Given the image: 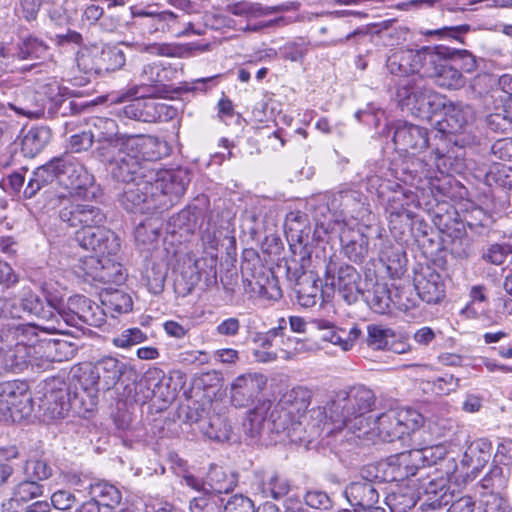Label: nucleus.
<instances>
[{"label": "nucleus", "mask_w": 512, "mask_h": 512, "mask_svg": "<svg viewBox=\"0 0 512 512\" xmlns=\"http://www.w3.org/2000/svg\"><path fill=\"white\" fill-rule=\"evenodd\" d=\"M15 47L0 46V73L27 70V66H21Z\"/></svg>", "instance_id": "52"}, {"label": "nucleus", "mask_w": 512, "mask_h": 512, "mask_svg": "<svg viewBox=\"0 0 512 512\" xmlns=\"http://www.w3.org/2000/svg\"><path fill=\"white\" fill-rule=\"evenodd\" d=\"M145 176L153 182L158 201L162 200L167 204L161 210L173 206L184 195L190 182L188 171L182 168L174 170L151 168Z\"/></svg>", "instance_id": "13"}, {"label": "nucleus", "mask_w": 512, "mask_h": 512, "mask_svg": "<svg viewBox=\"0 0 512 512\" xmlns=\"http://www.w3.org/2000/svg\"><path fill=\"white\" fill-rule=\"evenodd\" d=\"M512 254V246L508 243H495L490 245L482 254L483 260L493 265H502Z\"/></svg>", "instance_id": "53"}, {"label": "nucleus", "mask_w": 512, "mask_h": 512, "mask_svg": "<svg viewBox=\"0 0 512 512\" xmlns=\"http://www.w3.org/2000/svg\"><path fill=\"white\" fill-rule=\"evenodd\" d=\"M190 424L194 426V429H198L199 432L215 442H225L230 440L232 435V427L228 419L220 414H213L206 417H196L193 415L187 417Z\"/></svg>", "instance_id": "25"}, {"label": "nucleus", "mask_w": 512, "mask_h": 512, "mask_svg": "<svg viewBox=\"0 0 512 512\" xmlns=\"http://www.w3.org/2000/svg\"><path fill=\"white\" fill-rule=\"evenodd\" d=\"M93 493L101 498L102 505L106 507H115L121 502V493L113 485L108 483H99L93 487Z\"/></svg>", "instance_id": "54"}, {"label": "nucleus", "mask_w": 512, "mask_h": 512, "mask_svg": "<svg viewBox=\"0 0 512 512\" xmlns=\"http://www.w3.org/2000/svg\"><path fill=\"white\" fill-rule=\"evenodd\" d=\"M412 460L415 462L417 469L419 470V464L423 466L436 465L438 462L443 461L447 468V449L443 444H437L432 446H426L422 448H414L410 450ZM451 458H449L450 460Z\"/></svg>", "instance_id": "38"}, {"label": "nucleus", "mask_w": 512, "mask_h": 512, "mask_svg": "<svg viewBox=\"0 0 512 512\" xmlns=\"http://www.w3.org/2000/svg\"><path fill=\"white\" fill-rule=\"evenodd\" d=\"M311 401V391L304 387H295L286 392L270 418L276 431H287L289 436L310 428L311 434L318 433L321 427L328 426L327 407H315L307 410Z\"/></svg>", "instance_id": "2"}, {"label": "nucleus", "mask_w": 512, "mask_h": 512, "mask_svg": "<svg viewBox=\"0 0 512 512\" xmlns=\"http://www.w3.org/2000/svg\"><path fill=\"white\" fill-rule=\"evenodd\" d=\"M393 141L398 150L417 154L428 146V132L426 128L404 123L397 126Z\"/></svg>", "instance_id": "24"}, {"label": "nucleus", "mask_w": 512, "mask_h": 512, "mask_svg": "<svg viewBox=\"0 0 512 512\" xmlns=\"http://www.w3.org/2000/svg\"><path fill=\"white\" fill-rule=\"evenodd\" d=\"M444 118L438 123L439 131L444 134H457L463 130L473 116L470 105L462 102H451L445 98Z\"/></svg>", "instance_id": "26"}, {"label": "nucleus", "mask_w": 512, "mask_h": 512, "mask_svg": "<svg viewBox=\"0 0 512 512\" xmlns=\"http://www.w3.org/2000/svg\"><path fill=\"white\" fill-rule=\"evenodd\" d=\"M492 444L488 439L480 438L473 441L464 453L462 464L471 466V472L478 474L491 457Z\"/></svg>", "instance_id": "32"}, {"label": "nucleus", "mask_w": 512, "mask_h": 512, "mask_svg": "<svg viewBox=\"0 0 512 512\" xmlns=\"http://www.w3.org/2000/svg\"><path fill=\"white\" fill-rule=\"evenodd\" d=\"M313 325L320 331V338L323 341L338 345L343 351L351 349V341L345 339L344 336L346 330L338 328L332 322L324 319L314 320Z\"/></svg>", "instance_id": "41"}, {"label": "nucleus", "mask_w": 512, "mask_h": 512, "mask_svg": "<svg viewBox=\"0 0 512 512\" xmlns=\"http://www.w3.org/2000/svg\"><path fill=\"white\" fill-rule=\"evenodd\" d=\"M102 304L105 306L106 313L114 311L120 314L131 311L133 306L131 297L121 291L111 293L107 300L102 301ZM111 316L114 317L113 314Z\"/></svg>", "instance_id": "46"}, {"label": "nucleus", "mask_w": 512, "mask_h": 512, "mask_svg": "<svg viewBox=\"0 0 512 512\" xmlns=\"http://www.w3.org/2000/svg\"><path fill=\"white\" fill-rule=\"evenodd\" d=\"M470 31V25L443 26L437 29H429L423 32L426 36H435L438 39H452L463 42L462 36Z\"/></svg>", "instance_id": "49"}, {"label": "nucleus", "mask_w": 512, "mask_h": 512, "mask_svg": "<svg viewBox=\"0 0 512 512\" xmlns=\"http://www.w3.org/2000/svg\"><path fill=\"white\" fill-rule=\"evenodd\" d=\"M224 512H255L254 503L243 495H234L224 506Z\"/></svg>", "instance_id": "64"}, {"label": "nucleus", "mask_w": 512, "mask_h": 512, "mask_svg": "<svg viewBox=\"0 0 512 512\" xmlns=\"http://www.w3.org/2000/svg\"><path fill=\"white\" fill-rule=\"evenodd\" d=\"M95 138L90 127L70 137L69 145L73 152L87 151L94 143Z\"/></svg>", "instance_id": "63"}, {"label": "nucleus", "mask_w": 512, "mask_h": 512, "mask_svg": "<svg viewBox=\"0 0 512 512\" xmlns=\"http://www.w3.org/2000/svg\"><path fill=\"white\" fill-rule=\"evenodd\" d=\"M470 302L465 307L464 311L473 316H478L484 310V307H476L487 301L485 294V287L482 285L473 286L470 289Z\"/></svg>", "instance_id": "62"}, {"label": "nucleus", "mask_w": 512, "mask_h": 512, "mask_svg": "<svg viewBox=\"0 0 512 512\" xmlns=\"http://www.w3.org/2000/svg\"><path fill=\"white\" fill-rule=\"evenodd\" d=\"M380 466L383 468L384 472L383 480L387 482L402 481L418 473L410 451L390 457L386 463Z\"/></svg>", "instance_id": "28"}, {"label": "nucleus", "mask_w": 512, "mask_h": 512, "mask_svg": "<svg viewBox=\"0 0 512 512\" xmlns=\"http://www.w3.org/2000/svg\"><path fill=\"white\" fill-rule=\"evenodd\" d=\"M68 308L73 309L84 324L100 327L106 322V310L85 296L69 298Z\"/></svg>", "instance_id": "30"}, {"label": "nucleus", "mask_w": 512, "mask_h": 512, "mask_svg": "<svg viewBox=\"0 0 512 512\" xmlns=\"http://www.w3.org/2000/svg\"><path fill=\"white\" fill-rule=\"evenodd\" d=\"M69 90L52 78L45 80H27L14 91L10 109L19 116L36 119L44 116L47 110L55 114L68 100Z\"/></svg>", "instance_id": "4"}, {"label": "nucleus", "mask_w": 512, "mask_h": 512, "mask_svg": "<svg viewBox=\"0 0 512 512\" xmlns=\"http://www.w3.org/2000/svg\"><path fill=\"white\" fill-rule=\"evenodd\" d=\"M47 212L55 211L61 223L67 228L82 230L96 225H103L106 215L96 205L73 201L70 196L63 193H47Z\"/></svg>", "instance_id": "9"}, {"label": "nucleus", "mask_w": 512, "mask_h": 512, "mask_svg": "<svg viewBox=\"0 0 512 512\" xmlns=\"http://www.w3.org/2000/svg\"><path fill=\"white\" fill-rule=\"evenodd\" d=\"M125 62V53L118 46L82 47L76 54L77 66L86 74L113 72L121 69Z\"/></svg>", "instance_id": "11"}, {"label": "nucleus", "mask_w": 512, "mask_h": 512, "mask_svg": "<svg viewBox=\"0 0 512 512\" xmlns=\"http://www.w3.org/2000/svg\"><path fill=\"white\" fill-rule=\"evenodd\" d=\"M183 483L196 492L208 496L233 491L238 483V477L234 472L227 471L216 464H211L205 480L193 475H186L183 477Z\"/></svg>", "instance_id": "16"}, {"label": "nucleus", "mask_w": 512, "mask_h": 512, "mask_svg": "<svg viewBox=\"0 0 512 512\" xmlns=\"http://www.w3.org/2000/svg\"><path fill=\"white\" fill-rule=\"evenodd\" d=\"M168 154V145L154 136H131L123 138L121 145L112 151L102 149L100 162L108 166L113 179L118 182L136 180L141 174L151 171L148 163L143 161L157 160Z\"/></svg>", "instance_id": "1"}, {"label": "nucleus", "mask_w": 512, "mask_h": 512, "mask_svg": "<svg viewBox=\"0 0 512 512\" xmlns=\"http://www.w3.org/2000/svg\"><path fill=\"white\" fill-rule=\"evenodd\" d=\"M345 497L351 506L363 512H386L384 508L377 506L379 492L375 482L365 477L351 482L345 488Z\"/></svg>", "instance_id": "19"}, {"label": "nucleus", "mask_w": 512, "mask_h": 512, "mask_svg": "<svg viewBox=\"0 0 512 512\" xmlns=\"http://www.w3.org/2000/svg\"><path fill=\"white\" fill-rule=\"evenodd\" d=\"M325 284L336 289L348 304L355 303L364 293L357 270L351 265H339L333 258L325 264Z\"/></svg>", "instance_id": "14"}, {"label": "nucleus", "mask_w": 512, "mask_h": 512, "mask_svg": "<svg viewBox=\"0 0 512 512\" xmlns=\"http://www.w3.org/2000/svg\"><path fill=\"white\" fill-rule=\"evenodd\" d=\"M52 304L44 301L35 293L29 291L20 299L11 298L10 318H24L25 316H35L43 321V324L37 325L43 331H59L60 327L52 315Z\"/></svg>", "instance_id": "17"}, {"label": "nucleus", "mask_w": 512, "mask_h": 512, "mask_svg": "<svg viewBox=\"0 0 512 512\" xmlns=\"http://www.w3.org/2000/svg\"><path fill=\"white\" fill-rule=\"evenodd\" d=\"M178 15L172 11H149L139 10L134 13L135 23L143 32L153 34L165 32L174 28Z\"/></svg>", "instance_id": "27"}, {"label": "nucleus", "mask_w": 512, "mask_h": 512, "mask_svg": "<svg viewBox=\"0 0 512 512\" xmlns=\"http://www.w3.org/2000/svg\"><path fill=\"white\" fill-rule=\"evenodd\" d=\"M98 147L95 150V156L101 157L102 149L112 151L119 147L123 138H131L132 135L120 134L118 131V124L114 119L107 117H92L88 124Z\"/></svg>", "instance_id": "21"}, {"label": "nucleus", "mask_w": 512, "mask_h": 512, "mask_svg": "<svg viewBox=\"0 0 512 512\" xmlns=\"http://www.w3.org/2000/svg\"><path fill=\"white\" fill-rule=\"evenodd\" d=\"M0 413L13 422L30 416L32 395L26 382L8 381L0 386Z\"/></svg>", "instance_id": "15"}, {"label": "nucleus", "mask_w": 512, "mask_h": 512, "mask_svg": "<svg viewBox=\"0 0 512 512\" xmlns=\"http://www.w3.org/2000/svg\"><path fill=\"white\" fill-rule=\"evenodd\" d=\"M99 263L102 266L97 275L100 281L111 283H121L124 281L125 277L121 264L115 262L109 263L108 259L99 260Z\"/></svg>", "instance_id": "55"}, {"label": "nucleus", "mask_w": 512, "mask_h": 512, "mask_svg": "<svg viewBox=\"0 0 512 512\" xmlns=\"http://www.w3.org/2000/svg\"><path fill=\"white\" fill-rule=\"evenodd\" d=\"M24 474L26 478L38 483L48 479L52 475V469L44 460L30 459L24 465Z\"/></svg>", "instance_id": "48"}, {"label": "nucleus", "mask_w": 512, "mask_h": 512, "mask_svg": "<svg viewBox=\"0 0 512 512\" xmlns=\"http://www.w3.org/2000/svg\"><path fill=\"white\" fill-rule=\"evenodd\" d=\"M75 240L83 249L94 252L101 257L116 255L120 250L117 235L110 229L103 227V225L77 230Z\"/></svg>", "instance_id": "18"}, {"label": "nucleus", "mask_w": 512, "mask_h": 512, "mask_svg": "<svg viewBox=\"0 0 512 512\" xmlns=\"http://www.w3.org/2000/svg\"><path fill=\"white\" fill-rule=\"evenodd\" d=\"M166 270L158 266H152L146 271V285L153 294H159L164 289Z\"/></svg>", "instance_id": "58"}, {"label": "nucleus", "mask_w": 512, "mask_h": 512, "mask_svg": "<svg viewBox=\"0 0 512 512\" xmlns=\"http://www.w3.org/2000/svg\"><path fill=\"white\" fill-rule=\"evenodd\" d=\"M414 288L418 298L429 304L438 303L445 296L440 274L429 266L421 268L415 274Z\"/></svg>", "instance_id": "23"}, {"label": "nucleus", "mask_w": 512, "mask_h": 512, "mask_svg": "<svg viewBox=\"0 0 512 512\" xmlns=\"http://www.w3.org/2000/svg\"><path fill=\"white\" fill-rule=\"evenodd\" d=\"M344 254L353 262H362L368 255L369 242L367 236L353 231L349 239L345 232L340 235Z\"/></svg>", "instance_id": "36"}, {"label": "nucleus", "mask_w": 512, "mask_h": 512, "mask_svg": "<svg viewBox=\"0 0 512 512\" xmlns=\"http://www.w3.org/2000/svg\"><path fill=\"white\" fill-rule=\"evenodd\" d=\"M423 421V416L414 409L390 410L369 421V426H364L355 438L371 442H393L416 432Z\"/></svg>", "instance_id": "7"}, {"label": "nucleus", "mask_w": 512, "mask_h": 512, "mask_svg": "<svg viewBox=\"0 0 512 512\" xmlns=\"http://www.w3.org/2000/svg\"><path fill=\"white\" fill-rule=\"evenodd\" d=\"M55 181L65 186L68 196L72 197L74 194L80 195L82 190L90 187L94 177L81 163L67 154L38 167L24 189V196L32 198L41 188Z\"/></svg>", "instance_id": "5"}, {"label": "nucleus", "mask_w": 512, "mask_h": 512, "mask_svg": "<svg viewBox=\"0 0 512 512\" xmlns=\"http://www.w3.org/2000/svg\"><path fill=\"white\" fill-rule=\"evenodd\" d=\"M64 386L45 395L51 418H63L72 411V405H69L72 403V387L71 384Z\"/></svg>", "instance_id": "35"}, {"label": "nucleus", "mask_w": 512, "mask_h": 512, "mask_svg": "<svg viewBox=\"0 0 512 512\" xmlns=\"http://www.w3.org/2000/svg\"><path fill=\"white\" fill-rule=\"evenodd\" d=\"M447 52H449V47L444 45L426 46L415 50L416 73H422L427 77L433 78L445 58H447Z\"/></svg>", "instance_id": "29"}, {"label": "nucleus", "mask_w": 512, "mask_h": 512, "mask_svg": "<svg viewBox=\"0 0 512 512\" xmlns=\"http://www.w3.org/2000/svg\"><path fill=\"white\" fill-rule=\"evenodd\" d=\"M147 340V335L139 328H128L114 337L112 343L118 348H130Z\"/></svg>", "instance_id": "51"}, {"label": "nucleus", "mask_w": 512, "mask_h": 512, "mask_svg": "<svg viewBox=\"0 0 512 512\" xmlns=\"http://www.w3.org/2000/svg\"><path fill=\"white\" fill-rule=\"evenodd\" d=\"M228 12L236 16L262 17L265 16V7L259 3L240 1L227 6Z\"/></svg>", "instance_id": "56"}, {"label": "nucleus", "mask_w": 512, "mask_h": 512, "mask_svg": "<svg viewBox=\"0 0 512 512\" xmlns=\"http://www.w3.org/2000/svg\"><path fill=\"white\" fill-rule=\"evenodd\" d=\"M52 315L53 320L58 323L60 330L59 331H46L47 333L55 334L60 333L64 334L66 333V326H73V327H80L82 324V321L80 320V317L78 314L74 312L73 309L68 310H58L54 306H52Z\"/></svg>", "instance_id": "50"}, {"label": "nucleus", "mask_w": 512, "mask_h": 512, "mask_svg": "<svg viewBox=\"0 0 512 512\" xmlns=\"http://www.w3.org/2000/svg\"><path fill=\"white\" fill-rule=\"evenodd\" d=\"M287 277L290 282H293L295 286L313 282L315 283V277L313 272H307L303 265H299L293 261L287 266Z\"/></svg>", "instance_id": "61"}, {"label": "nucleus", "mask_w": 512, "mask_h": 512, "mask_svg": "<svg viewBox=\"0 0 512 512\" xmlns=\"http://www.w3.org/2000/svg\"><path fill=\"white\" fill-rule=\"evenodd\" d=\"M386 67L392 75L408 76L416 74V56L413 49H398L392 52L386 61Z\"/></svg>", "instance_id": "33"}, {"label": "nucleus", "mask_w": 512, "mask_h": 512, "mask_svg": "<svg viewBox=\"0 0 512 512\" xmlns=\"http://www.w3.org/2000/svg\"><path fill=\"white\" fill-rule=\"evenodd\" d=\"M4 330H13L15 334L12 341L0 343V373H20L29 365L43 367L54 360L51 353L61 344L53 340H37L28 344L22 326L4 327Z\"/></svg>", "instance_id": "6"}, {"label": "nucleus", "mask_w": 512, "mask_h": 512, "mask_svg": "<svg viewBox=\"0 0 512 512\" xmlns=\"http://www.w3.org/2000/svg\"><path fill=\"white\" fill-rule=\"evenodd\" d=\"M395 337L396 333L391 328L377 324L367 326L366 343L373 350H386Z\"/></svg>", "instance_id": "43"}, {"label": "nucleus", "mask_w": 512, "mask_h": 512, "mask_svg": "<svg viewBox=\"0 0 512 512\" xmlns=\"http://www.w3.org/2000/svg\"><path fill=\"white\" fill-rule=\"evenodd\" d=\"M146 174H141L136 180L123 182L125 187L121 196V203L127 211L133 213H152L161 210L164 201H158L157 192L154 191L153 182Z\"/></svg>", "instance_id": "12"}, {"label": "nucleus", "mask_w": 512, "mask_h": 512, "mask_svg": "<svg viewBox=\"0 0 512 512\" xmlns=\"http://www.w3.org/2000/svg\"><path fill=\"white\" fill-rule=\"evenodd\" d=\"M50 129L44 126L31 128L22 139V150L30 156L38 154L50 141Z\"/></svg>", "instance_id": "42"}, {"label": "nucleus", "mask_w": 512, "mask_h": 512, "mask_svg": "<svg viewBox=\"0 0 512 512\" xmlns=\"http://www.w3.org/2000/svg\"><path fill=\"white\" fill-rule=\"evenodd\" d=\"M476 512H508L503 498L493 492H484L476 501Z\"/></svg>", "instance_id": "47"}, {"label": "nucleus", "mask_w": 512, "mask_h": 512, "mask_svg": "<svg viewBox=\"0 0 512 512\" xmlns=\"http://www.w3.org/2000/svg\"><path fill=\"white\" fill-rule=\"evenodd\" d=\"M265 421V407L255 408L247 412L246 417L243 421V430L250 438L257 437L263 428Z\"/></svg>", "instance_id": "45"}, {"label": "nucleus", "mask_w": 512, "mask_h": 512, "mask_svg": "<svg viewBox=\"0 0 512 512\" xmlns=\"http://www.w3.org/2000/svg\"><path fill=\"white\" fill-rule=\"evenodd\" d=\"M447 54V58L450 59L449 61L458 69L467 73L477 69V59L468 50L449 47Z\"/></svg>", "instance_id": "44"}, {"label": "nucleus", "mask_w": 512, "mask_h": 512, "mask_svg": "<svg viewBox=\"0 0 512 512\" xmlns=\"http://www.w3.org/2000/svg\"><path fill=\"white\" fill-rule=\"evenodd\" d=\"M376 402L375 393L364 385H356L347 390L339 391L335 398L328 404V433L337 430H346V434L354 437L364 426H369L366 418Z\"/></svg>", "instance_id": "3"}, {"label": "nucleus", "mask_w": 512, "mask_h": 512, "mask_svg": "<svg viewBox=\"0 0 512 512\" xmlns=\"http://www.w3.org/2000/svg\"><path fill=\"white\" fill-rule=\"evenodd\" d=\"M267 384L261 373H246L235 378L231 384V400L237 407H247L254 402Z\"/></svg>", "instance_id": "20"}, {"label": "nucleus", "mask_w": 512, "mask_h": 512, "mask_svg": "<svg viewBox=\"0 0 512 512\" xmlns=\"http://www.w3.org/2000/svg\"><path fill=\"white\" fill-rule=\"evenodd\" d=\"M126 370V363L118 358L103 356L94 363L91 369V377L97 386L108 391L116 386Z\"/></svg>", "instance_id": "22"}, {"label": "nucleus", "mask_w": 512, "mask_h": 512, "mask_svg": "<svg viewBox=\"0 0 512 512\" xmlns=\"http://www.w3.org/2000/svg\"><path fill=\"white\" fill-rule=\"evenodd\" d=\"M362 295L374 312L385 314L389 310L392 299L386 283L376 282L371 289H367Z\"/></svg>", "instance_id": "39"}, {"label": "nucleus", "mask_w": 512, "mask_h": 512, "mask_svg": "<svg viewBox=\"0 0 512 512\" xmlns=\"http://www.w3.org/2000/svg\"><path fill=\"white\" fill-rule=\"evenodd\" d=\"M396 101L402 110L420 118H430L445 105V96L426 85L422 77H412L399 82Z\"/></svg>", "instance_id": "8"}, {"label": "nucleus", "mask_w": 512, "mask_h": 512, "mask_svg": "<svg viewBox=\"0 0 512 512\" xmlns=\"http://www.w3.org/2000/svg\"><path fill=\"white\" fill-rule=\"evenodd\" d=\"M386 500L392 512H406V510L413 508L416 504L413 495H406L401 492L391 493Z\"/></svg>", "instance_id": "59"}, {"label": "nucleus", "mask_w": 512, "mask_h": 512, "mask_svg": "<svg viewBox=\"0 0 512 512\" xmlns=\"http://www.w3.org/2000/svg\"><path fill=\"white\" fill-rule=\"evenodd\" d=\"M20 61L45 59L49 46L35 36H28L15 46Z\"/></svg>", "instance_id": "40"}, {"label": "nucleus", "mask_w": 512, "mask_h": 512, "mask_svg": "<svg viewBox=\"0 0 512 512\" xmlns=\"http://www.w3.org/2000/svg\"><path fill=\"white\" fill-rule=\"evenodd\" d=\"M42 494V486L37 482L26 479L19 483L15 489L14 495L20 500L27 502L31 499L37 498Z\"/></svg>", "instance_id": "57"}, {"label": "nucleus", "mask_w": 512, "mask_h": 512, "mask_svg": "<svg viewBox=\"0 0 512 512\" xmlns=\"http://www.w3.org/2000/svg\"><path fill=\"white\" fill-rule=\"evenodd\" d=\"M96 383L92 381L91 386H84L80 381L71 383L72 387V412L79 416H85L92 412L98 404V390Z\"/></svg>", "instance_id": "31"}, {"label": "nucleus", "mask_w": 512, "mask_h": 512, "mask_svg": "<svg viewBox=\"0 0 512 512\" xmlns=\"http://www.w3.org/2000/svg\"><path fill=\"white\" fill-rule=\"evenodd\" d=\"M458 470L455 459L447 461V469L435 470L425 477L419 478L418 494L423 500V505L432 509L441 508L448 505L455 497L454 490L450 483L457 481L456 472Z\"/></svg>", "instance_id": "10"}, {"label": "nucleus", "mask_w": 512, "mask_h": 512, "mask_svg": "<svg viewBox=\"0 0 512 512\" xmlns=\"http://www.w3.org/2000/svg\"><path fill=\"white\" fill-rule=\"evenodd\" d=\"M170 224L184 233H190L195 227L196 215L190 209H183L171 217Z\"/></svg>", "instance_id": "60"}, {"label": "nucleus", "mask_w": 512, "mask_h": 512, "mask_svg": "<svg viewBox=\"0 0 512 512\" xmlns=\"http://www.w3.org/2000/svg\"><path fill=\"white\" fill-rule=\"evenodd\" d=\"M445 58L433 79L437 86L446 89H459L466 83L465 77L460 70Z\"/></svg>", "instance_id": "37"}, {"label": "nucleus", "mask_w": 512, "mask_h": 512, "mask_svg": "<svg viewBox=\"0 0 512 512\" xmlns=\"http://www.w3.org/2000/svg\"><path fill=\"white\" fill-rule=\"evenodd\" d=\"M255 483L256 489L264 498H273L278 500L288 494L290 485L284 478L279 477L276 473H264Z\"/></svg>", "instance_id": "34"}]
</instances>
